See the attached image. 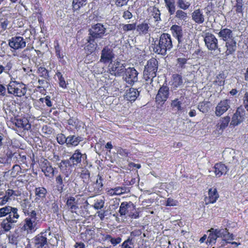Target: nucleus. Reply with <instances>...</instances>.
Instances as JSON below:
<instances>
[{
	"instance_id": "1",
	"label": "nucleus",
	"mask_w": 248,
	"mask_h": 248,
	"mask_svg": "<svg viewBox=\"0 0 248 248\" xmlns=\"http://www.w3.org/2000/svg\"><path fill=\"white\" fill-rule=\"evenodd\" d=\"M153 49L155 52L165 55L168 50H170L172 47V41L170 34L163 33L159 40L155 41Z\"/></svg>"
},
{
	"instance_id": "2",
	"label": "nucleus",
	"mask_w": 248,
	"mask_h": 248,
	"mask_svg": "<svg viewBox=\"0 0 248 248\" xmlns=\"http://www.w3.org/2000/svg\"><path fill=\"white\" fill-rule=\"evenodd\" d=\"M10 81L7 86L8 93L15 96L21 97L24 95L26 93L25 85L22 82L16 81L18 79L17 76L14 74L10 75Z\"/></svg>"
},
{
	"instance_id": "3",
	"label": "nucleus",
	"mask_w": 248,
	"mask_h": 248,
	"mask_svg": "<svg viewBox=\"0 0 248 248\" xmlns=\"http://www.w3.org/2000/svg\"><path fill=\"white\" fill-rule=\"evenodd\" d=\"M28 217L24 220V223L22 229L28 233H31L38 228L40 222L34 210L28 213Z\"/></svg>"
},
{
	"instance_id": "4",
	"label": "nucleus",
	"mask_w": 248,
	"mask_h": 248,
	"mask_svg": "<svg viewBox=\"0 0 248 248\" xmlns=\"http://www.w3.org/2000/svg\"><path fill=\"white\" fill-rule=\"evenodd\" d=\"M158 68V62L155 59H151L147 62L143 72V78L147 83H151L153 79L156 77Z\"/></svg>"
},
{
	"instance_id": "5",
	"label": "nucleus",
	"mask_w": 248,
	"mask_h": 248,
	"mask_svg": "<svg viewBox=\"0 0 248 248\" xmlns=\"http://www.w3.org/2000/svg\"><path fill=\"white\" fill-rule=\"evenodd\" d=\"M124 69V64L118 60L110 62L108 65V71L110 74L115 76H120Z\"/></svg>"
},
{
	"instance_id": "6",
	"label": "nucleus",
	"mask_w": 248,
	"mask_h": 248,
	"mask_svg": "<svg viewBox=\"0 0 248 248\" xmlns=\"http://www.w3.org/2000/svg\"><path fill=\"white\" fill-rule=\"evenodd\" d=\"M106 31V29L101 23H97L92 27L90 31L89 37L96 40L102 38Z\"/></svg>"
},
{
	"instance_id": "7",
	"label": "nucleus",
	"mask_w": 248,
	"mask_h": 248,
	"mask_svg": "<svg viewBox=\"0 0 248 248\" xmlns=\"http://www.w3.org/2000/svg\"><path fill=\"white\" fill-rule=\"evenodd\" d=\"M125 70L124 78L127 83L133 85L138 81L139 73L134 67H128Z\"/></svg>"
},
{
	"instance_id": "8",
	"label": "nucleus",
	"mask_w": 248,
	"mask_h": 248,
	"mask_svg": "<svg viewBox=\"0 0 248 248\" xmlns=\"http://www.w3.org/2000/svg\"><path fill=\"white\" fill-rule=\"evenodd\" d=\"M246 118V111L244 108L240 107L237 108L233 114L230 123L231 125L236 126L242 123Z\"/></svg>"
},
{
	"instance_id": "9",
	"label": "nucleus",
	"mask_w": 248,
	"mask_h": 248,
	"mask_svg": "<svg viewBox=\"0 0 248 248\" xmlns=\"http://www.w3.org/2000/svg\"><path fill=\"white\" fill-rule=\"evenodd\" d=\"M204 41L208 49L215 50L218 48V41L215 36L213 34L207 32L205 34Z\"/></svg>"
},
{
	"instance_id": "10",
	"label": "nucleus",
	"mask_w": 248,
	"mask_h": 248,
	"mask_svg": "<svg viewBox=\"0 0 248 248\" xmlns=\"http://www.w3.org/2000/svg\"><path fill=\"white\" fill-rule=\"evenodd\" d=\"M169 88L167 86H162L159 89L155 97V101L158 104H163L169 97Z\"/></svg>"
},
{
	"instance_id": "11",
	"label": "nucleus",
	"mask_w": 248,
	"mask_h": 248,
	"mask_svg": "<svg viewBox=\"0 0 248 248\" xmlns=\"http://www.w3.org/2000/svg\"><path fill=\"white\" fill-rule=\"evenodd\" d=\"M26 44L24 39L21 36L13 37L9 40V46L14 49L23 48L25 47Z\"/></svg>"
},
{
	"instance_id": "12",
	"label": "nucleus",
	"mask_w": 248,
	"mask_h": 248,
	"mask_svg": "<svg viewBox=\"0 0 248 248\" xmlns=\"http://www.w3.org/2000/svg\"><path fill=\"white\" fill-rule=\"evenodd\" d=\"M231 101L229 99L221 100L216 107L215 114L217 116H220L230 108Z\"/></svg>"
},
{
	"instance_id": "13",
	"label": "nucleus",
	"mask_w": 248,
	"mask_h": 248,
	"mask_svg": "<svg viewBox=\"0 0 248 248\" xmlns=\"http://www.w3.org/2000/svg\"><path fill=\"white\" fill-rule=\"evenodd\" d=\"M47 231L42 232L36 235L33 239L35 248H42L47 244Z\"/></svg>"
},
{
	"instance_id": "14",
	"label": "nucleus",
	"mask_w": 248,
	"mask_h": 248,
	"mask_svg": "<svg viewBox=\"0 0 248 248\" xmlns=\"http://www.w3.org/2000/svg\"><path fill=\"white\" fill-rule=\"evenodd\" d=\"M81 199L78 196L70 197L67 200L66 205L72 213H76L80 204Z\"/></svg>"
},
{
	"instance_id": "15",
	"label": "nucleus",
	"mask_w": 248,
	"mask_h": 248,
	"mask_svg": "<svg viewBox=\"0 0 248 248\" xmlns=\"http://www.w3.org/2000/svg\"><path fill=\"white\" fill-rule=\"evenodd\" d=\"M114 58V54L112 50L108 47H105L102 50L100 62L105 63H110L113 62Z\"/></svg>"
},
{
	"instance_id": "16",
	"label": "nucleus",
	"mask_w": 248,
	"mask_h": 248,
	"mask_svg": "<svg viewBox=\"0 0 248 248\" xmlns=\"http://www.w3.org/2000/svg\"><path fill=\"white\" fill-rule=\"evenodd\" d=\"M230 121V117L228 116L220 118L216 125L217 129L214 131L215 134L217 135H220L224 129L228 126Z\"/></svg>"
},
{
	"instance_id": "17",
	"label": "nucleus",
	"mask_w": 248,
	"mask_h": 248,
	"mask_svg": "<svg viewBox=\"0 0 248 248\" xmlns=\"http://www.w3.org/2000/svg\"><path fill=\"white\" fill-rule=\"evenodd\" d=\"M219 197L216 188L212 187L208 190V197L204 199L205 203L206 205L210 203H215Z\"/></svg>"
},
{
	"instance_id": "18",
	"label": "nucleus",
	"mask_w": 248,
	"mask_h": 248,
	"mask_svg": "<svg viewBox=\"0 0 248 248\" xmlns=\"http://www.w3.org/2000/svg\"><path fill=\"white\" fill-rule=\"evenodd\" d=\"M135 210V206L133 203L130 202L129 203L126 202L121 203L119 208V213L121 216L125 215H129V213Z\"/></svg>"
},
{
	"instance_id": "19",
	"label": "nucleus",
	"mask_w": 248,
	"mask_h": 248,
	"mask_svg": "<svg viewBox=\"0 0 248 248\" xmlns=\"http://www.w3.org/2000/svg\"><path fill=\"white\" fill-rule=\"evenodd\" d=\"M13 124L22 130H28L31 128V124L26 118L16 119L13 122Z\"/></svg>"
},
{
	"instance_id": "20",
	"label": "nucleus",
	"mask_w": 248,
	"mask_h": 248,
	"mask_svg": "<svg viewBox=\"0 0 248 248\" xmlns=\"http://www.w3.org/2000/svg\"><path fill=\"white\" fill-rule=\"evenodd\" d=\"M170 30L174 36H175L177 39L179 46L181 47L183 44L182 30L181 27L176 25H173L171 27Z\"/></svg>"
},
{
	"instance_id": "21",
	"label": "nucleus",
	"mask_w": 248,
	"mask_h": 248,
	"mask_svg": "<svg viewBox=\"0 0 248 248\" xmlns=\"http://www.w3.org/2000/svg\"><path fill=\"white\" fill-rule=\"evenodd\" d=\"M84 155H85V154H82L79 149L76 150L74 153L70 157V161L71 162L70 167H74L80 163L82 157Z\"/></svg>"
},
{
	"instance_id": "22",
	"label": "nucleus",
	"mask_w": 248,
	"mask_h": 248,
	"mask_svg": "<svg viewBox=\"0 0 248 248\" xmlns=\"http://www.w3.org/2000/svg\"><path fill=\"white\" fill-rule=\"evenodd\" d=\"M192 19L198 24H201L204 22V16L202 10L200 9L195 10L192 13Z\"/></svg>"
},
{
	"instance_id": "23",
	"label": "nucleus",
	"mask_w": 248,
	"mask_h": 248,
	"mask_svg": "<svg viewBox=\"0 0 248 248\" xmlns=\"http://www.w3.org/2000/svg\"><path fill=\"white\" fill-rule=\"evenodd\" d=\"M83 140V138L76 135H70L67 137L66 146L67 147H76L80 142Z\"/></svg>"
},
{
	"instance_id": "24",
	"label": "nucleus",
	"mask_w": 248,
	"mask_h": 248,
	"mask_svg": "<svg viewBox=\"0 0 248 248\" xmlns=\"http://www.w3.org/2000/svg\"><path fill=\"white\" fill-rule=\"evenodd\" d=\"M228 170L227 167L224 164L219 163L215 164L212 171L214 172L216 176L219 177L222 175L226 174Z\"/></svg>"
},
{
	"instance_id": "25",
	"label": "nucleus",
	"mask_w": 248,
	"mask_h": 248,
	"mask_svg": "<svg viewBox=\"0 0 248 248\" xmlns=\"http://www.w3.org/2000/svg\"><path fill=\"white\" fill-rule=\"evenodd\" d=\"M218 35L224 41H228L233 39L232 31L229 29H224L220 31Z\"/></svg>"
},
{
	"instance_id": "26",
	"label": "nucleus",
	"mask_w": 248,
	"mask_h": 248,
	"mask_svg": "<svg viewBox=\"0 0 248 248\" xmlns=\"http://www.w3.org/2000/svg\"><path fill=\"white\" fill-rule=\"evenodd\" d=\"M42 170L47 177H52L54 175L53 168L49 165L47 160L44 162V166L42 167Z\"/></svg>"
},
{
	"instance_id": "27",
	"label": "nucleus",
	"mask_w": 248,
	"mask_h": 248,
	"mask_svg": "<svg viewBox=\"0 0 248 248\" xmlns=\"http://www.w3.org/2000/svg\"><path fill=\"white\" fill-rule=\"evenodd\" d=\"M225 47H226V50L225 52L226 56L232 54L236 48L235 41L233 39L227 41Z\"/></svg>"
},
{
	"instance_id": "28",
	"label": "nucleus",
	"mask_w": 248,
	"mask_h": 248,
	"mask_svg": "<svg viewBox=\"0 0 248 248\" xmlns=\"http://www.w3.org/2000/svg\"><path fill=\"white\" fill-rule=\"evenodd\" d=\"M47 191L46 188L42 187H39L35 188V194L36 196L35 200L36 202L43 201L46 198Z\"/></svg>"
},
{
	"instance_id": "29",
	"label": "nucleus",
	"mask_w": 248,
	"mask_h": 248,
	"mask_svg": "<svg viewBox=\"0 0 248 248\" xmlns=\"http://www.w3.org/2000/svg\"><path fill=\"white\" fill-rule=\"evenodd\" d=\"M88 44L85 47V50L87 54H90L95 50L97 44L95 39L89 36L88 39Z\"/></svg>"
},
{
	"instance_id": "30",
	"label": "nucleus",
	"mask_w": 248,
	"mask_h": 248,
	"mask_svg": "<svg viewBox=\"0 0 248 248\" xmlns=\"http://www.w3.org/2000/svg\"><path fill=\"white\" fill-rule=\"evenodd\" d=\"M139 95V92L135 88H130L126 91L125 98L130 101H135Z\"/></svg>"
},
{
	"instance_id": "31",
	"label": "nucleus",
	"mask_w": 248,
	"mask_h": 248,
	"mask_svg": "<svg viewBox=\"0 0 248 248\" xmlns=\"http://www.w3.org/2000/svg\"><path fill=\"white\" fill-rule=\"evenodd\" d=\"M17 211L18 209L16 208L12 207V210L9 212L6 218L14 223H16L19 217Z\"/></svg>"
},
{
	"instance_id": "32",
	"label": "nucleus",
	"mask_w": 248,
	"mask_h": 248,
	"mask_svg": "<svg viewBox=\"0 0 248 248\" xmlns=\"http://www.w3.org/2000/svg\"><path fill=\"white\" fill-rule=\"evenodd\" d=\"M184 98L181 97L180 98H175L172 100L170 103L171 107L175 110L180 111L182 110V101H183Z\"/></svg>"
},
{
	"instance_id": "33",
	"label": "nucleus",
	"mask_w": 248,
	"mask_h": 248,
	"mask_svg": "<svg viewBox=\"0 0 248 248\" xmlns=\"http://www.w3.org/2000/svg\"><path fill=\"white\" fill-rule=\"evenodd\" d=\"M171 86L172 88L175 90L178 87L182 85L183 83V80L182 77L179 75H174L172 77V79L171 80Z\"/></svg>"
},
{
	"instance_id": "34",
	"label": "nucleus",
	"mask_w": 248,
	"mask_h": 248,
	"mask_svg": "<svg viewBox=\"0 0 248 248\" xmlns=\"http://www.w3.org/2000/svg\"><path fill=\"white\" fill-rule=\"evenodd\" d=\"M137 31L140 34H146L149 31V24L145 22H143L138 25L136 27Z\"/></svg>"
},
{
	"instance_id": "35",
	"label": "nucleus",
	"mask_w": 248,
	"mask_h": 248,
	"mask_svg": "<svg viewBox=\"0 0 248 248\" xmlns=\"http://www.w3.org/2000/svg\"><path fill=\"white\" fill-rule=\"evenodd\" d=\"M164 1L170 15H173L176 10L174 0H164Z\"/></svg>"
},
{
	"instance_id": "36",
	"label": "nucleus",
	"mask_w": 248,
	"mask_h": 248,
	"mask_svg": "<svg viewBox=\"0 0 248 248\" xmlns=\"http://www.w3.org/2000/svg\"><path fill=\"white\" fill-rule=\"evenodd\" d=\"M13 223L11 221L6 218L0 223V227L2 228L4 231L8 232L13 227Z\"/></svg>"
},
{
	"instance_id": "37",
	"label": "nucleus",
	"mask_w": 248,
	"mask_h": 248,
	"mask_svg": "<svg viewBox=\"0 0 248 248\" xmlns=\"http://www.w3.org/2000/svg\"><path fill=\"white\" fill-rule=\"evenodd\" d=\"M177 6L182 10H187L190 6L191 3L186 0H177Z\"/></svg>"
},
{
	"instance_id": "38",
	"label": "nucleus",
	"mask_w": 248,
	"mask_h": 248,
	"mask_svg": "<svg viewBox=\"0 0 248 248\" xmlns=\"http://www.w3.org/2000/svg\"><path fill=\"white\" fill-rule=\"evenodd\" d=\"M210 102L208 101H203L199 103L198 108L199 110L203 112H207L210 108Z\"/></svg>"
},
{
	"instance_id": "39",
	"label": "nucleus",
	"mask_w": 248,
	"mask_h": 248,
	"mask_svg": "<svg viewBox=\"0 0 248 248\" xmlns=\"http://www.w3.org/2000/svg\"><path fill=\"white\" fill-rule=\"evenodd\" d=\"M175 17L179 20L186 21L188 17L187 14L182 9L178 10L176 11Z\"/></svg>"
},
{
	"instance_id": "40",
	"label": "nucleus",
	"mask_w": 248,
	"mask_h": 248,
	"mask_svg": "<svg viewBox=\"0 0 248 248\" xmlns=\"http://www.w3.org/2000/svg\"><path fill=\"white\" fill-rule=\"evenodd\" d=\"M136 28V26L135 23L128 24H121L119 25V29L124 32L134 30Z\"/></svg>"
},
{
	"instance_id": "41",
	"label": "nucleus",
	"mask_w": 248,
	"mask_h": 248,
	"mask_svg": "<svg viewBox=\"0 0 248 248\" xmlns=\"http://www.w3.org/2000/svg\"><path fill=\"white\" fill-rule=\"evenodd\" d=\"M86 4V0H73V8L74 11L78 10L82 6Z\"/></svg>"
},
{
	"instance_id": "42",
	"label": "nucleus",
	"mask_w": 248,
	"mask_h": 248,
	"mask_svg": "<svg viewBox=\"0 0 248 248\" xmlns=\"http://www.w3.org/2000/svg\"><path fill=\"white\" fill-rule=\"evenodd\" d=\"M210 233L207 238V243L212 245L215 244L217 238L215 232H210Z\"/></svg>"
},
{
	"instance_id": "43",
	"label": "nucleus",
	"mask_w": 248,
	"mask_h": 248,
	"mask_svg": "<svg viewBox=\"0 0 248 248\" xmlns=\"http://www.w3.org/2000/svg\"><path fill=\"white\" fill-rule=\"evenodd\" d=\"M56 181L57 184L58 190L62 192L63 190L64 185L62 176L59 175L56 178Z\"/></svg>"
},
{
	"instance_id": "44",
	"label": "nucleus",
	"mask_w": 248,
	"mask_h": 248,
	"mask_svg": "<svg viewBox=\"0 0 248 248\" xmlns=\"http://www.w3.org/2000/svg\"><path fill=\"white\" fill-rule=\"evenodd\" d=\"M152 16L156 21L160 20V12L158 8L153 7L152 9Z\"/></svg>"
},
{
	"instance_id": "45",
	"label": "nucleus",
	"mask_w": 248,
	"mask_h": 248,
	"mask_svg": "<svg viewBox=\"0 0 248 248\" xmlns=\"http://www.w3.org/2000/svg\"><path fill=\"white\" fill-rule=\"evenodd\" d=\"M11 210L12 207L10 206H6L0 208V217H3L8 215Z\"/></svg>"
},
{
	"instance_id": "46",
	"label": "nucleus",
	"mask_w": 248,
	"mask_h": 248,
	"mask_svg": "<svg viewBox=\"0 0 248 248\" xmlns=\"http://www.w3.org/2000/svg\"><path fill=\"white\" fill-rule=\"evenodd\" d=\"M122 248H134V245L132 242V238L129 237L127 240L124 241L122 245Z\"/></svg>"
},
{
	"instance_id": "47",
	"label": "nucleus",
	"mask_w": 248,
	"mask_h": 248,
	"mask_svg": "<svg viewBox=\"0 0 248 248\" xmlns=\"http://www.w3.org/2000/svg\"><path fill=\"white\" fill-rule=\"evenodd\" d=\"M115 195H120L124 193H126L127 188L126 187H116L114 188Z\"/></svg>"
},
{
	"instance_id": "48",
	"label": "nucleus",
	"mask_w": 248,
	"mask_h": 248,
	"mask_svg": "<svg viewBox=\"0 0 248 248\" xmlns=\"http://www.w3.org/2000/svg\"><path fill=\"white\" fill-rule=\"evenodd\" d=\"M57 140L60 144L62 145L64 143L66 144L67 137H65V135L62 133L59 134L57 136Z\"/></svg>"
},
{
	"instance_id": "49",
	"label": "nucleus",
	"mask_w": 248,
	"mask_h": 248,
	"mask_svg": "<svg viewBox=\"0 0 248 248\" xmlns=\"http://www.w3.org/2000/svg\"><path fill=\"white\" fill-rule=\"evenodd\" d=\"M209 231L215 232L217 238L221 237L223 238L224 232H226V229H214L212 228Z\"/></svg>"
},
{
	"instance_id": "50",
	"label": "nucleus",
	"mask_w": 248,
	"mask_h": 248,
	"mask_svg": "<svg viewBox=\"0 0 248 248\" xmlns=\"http://www.w3.org/2000/svg\"><path fill=\"white\" fill-rule=\"evenodd\" d=\"M105 202L102 200H97L93 207L96 210L101 209L104 207Z\"/></svg>"
},
{
	"instance_id": "51",
	"label": "nucleus",
	"mask_w": 248,
	"mask_h": 248,
	"mask_svg": "<svg viewBox=\"0 0 248 248\" xmlns=\"http://www.w3.org/2000/svg\"><path fill=\"white\" fill-rule=\"evenodd\" d=\"M10 22L7 19H1L0 20V27L2 30L4 31L8 29Z\"/></svg>"
},
{
	"instance_id": "52",
	"label": "nucleus",
	"mask_w": 248,
	"mask_h": 248,
	"mask_svg": "<svg viewBox=\"0 0 248 248\" xmlns=\"http://www.w3.org/2000/svg\"><path fill=\"white\" fill-rule=\"evenodd\" d=\"M37 72L40 76L44 78H46L48 76L47 70L44 67H39Z\"/></svg>"
},
{
	"instance_id": "53",
	"label": "nucleus",
	"mask_w": 248,
	"mask_h": 248,
	"mask_svg": "<svg viewBox=\"0 0 248 248\" xmlns=\"http://www.w3.org/2000/svg\"><path fill=\"white\" fill-rule=\"evenodd\" d=\"M57 75L59 79L60 86L63 88H66V84L65 80H64V78L62 77L61 73L60 72H58L57 73Z\"/></svg>"
},
{
	"instance_id": "54",
	"label": "nucleus",
	"mask_w": 248,
	"mask_h": 248,
	"mask_svg": "<svg viewBox=\"0 0 248 248\" xmlns=\"http://www.w3.org/2000/svg\"><path fill=\"white\" fill-rule=\"evenodd\" d=\"M234 7L237 13H241L243 10V0H236V5Z\"/></svg>"
},
{
	"instance_id": "55",
	"label": "nucleus",
	"mask_w": 248,
	"mask_h": 248,
	"mask_svg": "<svg viewBox=\"0 0 248 248\" xmlns=\"http://www.w3.org/2000/svg\"><path fill=\"white\" fill-rule=\"evenodd\" d=\"M233 239L232 234L228 232L227 229H226V232H224L223 240L226 241L227 243H229V241Z\"/></svg>"
},
{
	"instance_id": "56",
	"label": "nucleus",
	"mask_w": 248,
	"mask_h": 248,
	"mask_svg": "<svg viewBox=\"0 0 248 248\" xmlns=\"http://www.w3.org/2000/svg\"><path fill=\"white\" fill-rule=\"evenodd\" d=\"M18 236L17 235L16 232H15L14 234L9 237L10 242L12 244H16L18 241Z\"/></svg>"
},
{
	"instance_id": "57",
	"label": "nucleus",
	"mask_w": 248,
	"mask_h": 248,
	"mask_svg": "<svg viewBox=\"0 0 248 248\" xmlns=\"http://www.w3.org/2000/svg\"><path fill=\"white\" fill-rule=\"evenodd\" d=\"M243 105L245 108L248 111V92H247L244 96Z\"/></svg>"
},
{
	"instance_id": "58",
	"label": "nucleus",
	"mask_w": 248,
	"mask_h": 248,
	"mask_svg": "<svg viewBox=\"0 0 248 248\" xmlns=\"http://www.w3.org/2000/svg\"><path fill=\"white\" fill-rule=\"evenodd\" d=\"M128 0H116L115 4L117 6L122 7L127 5Z\"/></svg>"
},
{
	"instance_id": "59",
	"label": "nucleus",
	"mask_w": 248,
	"mask_h": 248,
	"mask_svg": "<svg viewBox=\"0 0 248 248\" xmlns=\"http://www.w3.org/2000/svg\"><path fill=\"white\" fill-rule=\"evenodd\" d=\"M187 59L185 58H179L177 59V62L179 66L183 67L186 63Z\"/></svg>"
},
{
	"instance_id": "60",
	"label": "nucleus",
	"mask_w": 248,
	"mask_h": 248,
	"mask_svg": "<svg viewBox=\"0 0 248 248\" xmlns=\"http://www.w3.org/2000/svg\"><path fill=\"white\" fill-rule=\"evenodd\" d=\"M128 216L131 218H138L139 217V212L135 208V210L129 213Z\"/></svg>"
},
{
	"instance_id": "61",
	"label": "nucleus",
	"mask_w": 248,
	"mask_h": 248,
	"mask_svg": "<svg viewBox=\"0 0 248 248\" xmlns=\"http://www.w3.org/2000/svg\"><path fill=\"white\" fill-rule=\"evenodd\" d=\"M122 241V239L120 237H117V238H111L110 241L111 243L114 246H115L118 244H119Z\"/></svg>"
},
{
	"instance_id": "62",
	"label": "nucleus",
	"mask_w": 248,
	"mask_h": 248,
	"mask_svg": "<svg viewBox=\"0 0 248 248\" xmlns=\"http://www.w3.org/2000/svg\"><path fill=\"white\" fill-rule=\"evenodd\" d=\"M176 205V201L171 198H168L166 202V206H175Z\"/></svg>"
},
{
	"instance_id": "63",
	"label": "nucleus",
	"mask_w": 248,
	"mask_h": 248,
	"mask_svg": "<svg viewBox=\"0 0 248 248\" xmlns=\"http://www.w3.org/2000/svg\"><path fill=\"white\" fill-rule=\"evenodd\" d=\"M123 17L125 19H129L132 17V14L129 11H126L124 12Z\"/></svg>"
},
{
	"instance_id": "64",
	"label": "nucleus",
	"mask_w": 248,
	"mask_h": 248,
	"mask_svg": "<svg viewBox=\"0 0 248 248\" xmlns=\"http://www.w3.org/2000/svg\"><path fill=\"white\" fill-rule=\"evenodd\" d=\"M13 64L11 62H7L4 68H5V73H7L12 68Z\"/></svg>"
}]
</instances>
